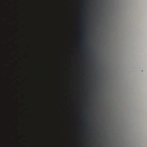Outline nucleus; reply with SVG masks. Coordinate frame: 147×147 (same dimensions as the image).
Wrapping results in <instances>:
<instances>
[{
    "label": "nucleus",
    "instance_id": "f257e3e1",
    "mask_svg": "<svg viewBox=\"0 0 147 147\" xmlns=\"http://www.w3.org/2000/svg\"><path fill=\"white\" fill-rule=\"evenodd\" d=\"M1 147H2V126H1Z\"/></svg>",
    "mask_w": 147,
    "mask_h": 147
}]
</instances>
